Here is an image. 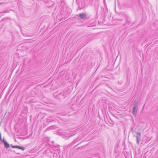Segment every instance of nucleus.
<instances>
[{
	"mask_svg": "<svg viewBox=\"0 0 158 158\" xmlns=\"http://www.w3.org/2000/svg\"><path fill=\"white\" fill-rule=\"evenodd\" d=\"M138 103L137 102H136L135 101V104L134 105V106L132 108V114L135 117L136 116V115L137 114L138 111Z\"/></svg>",
	"mask_w": 158,
	"mask_h": 158,
	"instance_id": "1",
	"label": "nucleus"
},
{
	"mask_svg": "<svg viewBox=\"0 0 158 158\" xmlns=\"http://www.w3.org/2000/svg\"><path fill=\"white\" fill-rule=\"evenodd\" d=\"M123 17L126 20L125 23L124 25H129L130 24L131 20L130 17L126 15H124Z\"/></svg>",
	"mask_w": 158,
	"mask_h": 158,
	"instance_id": "2",
	"label": "nucleus"
},
{
	"mask_svg": "<svg viewBox=\"0 0 158 158\" xmlns=\"http://www.w3.org/2000/svg\"><path fill=\"white\" fill-rule=\"evenodd\" d=\"M141 133L139 132H137L136 133V143L138 144H139V142L141 140Z\"/></svg>",
	"mask_w": 158,
	"mask_h": 158,
	"instance_id": "3",
	"label": "nucleus"
},
{
	"mask_svg": "<svg viewBox=\"0 0 158 158\" xmlns=\"http://www.w3.org/2000/svg\"><path fill=\"white\" fill-rule=\"evenodd\" d=\"M79 17L81 19H85L88 18L87 14L84 13L79 14Z\"/></svg>",
	"mask_w": 158,
	"mask_h": 158,
	"instance_id": "4",
	"label": "nucleus"
},
{
	"mask_svg": "<svg viewBox=\"0 0 158 158\" xmlns=\"http://www.w3.org/2000/svg\"><path fill=\"white\" fill-rule=\"evenodd\" d=\"M3 143H4V145L5 147L6 148H8L9 147V144L7 143L5 141H4Z\"/></svg>",
	"mask_w": 158,
	"mask_h": 158,
	"instance_id": "5",
	"label": "nucleus"
},
{
	"mask_svg": "<svg viewBox=\"0 0 158 158\" xmlns=\"http://www.w3.org/2000/svg\"><path fill=\"white\" fill-rule=\"evenodd\" d=\"M18 148L22 150L23 151L25 150V148L23 147H20L19 146V148Z\"/></svg>",
	"mask_w": 158,
	"mask_h": 158,
	"instance_id": "6",
	"label": "nucleus"
},
{
	"mask_svg": "<svg viewBox=\"0 0 158 158\" xmlns=\"http://www.w3.org/2000/svg\"><path fill=\"white\" fill-rule=\"evenodd\" d=\"M11 147L13 148H19V146H12Z\"/></svg>",
	"mask_w": 158,
	"mask_h": 158,
	"instance_id": "7",
	"label": "nucleus"
},
{
	"mask_svg": "<svg viewBox=\"0 0 158 158\" xmlns=\"http://www.w3.org/2000/svg\"><path fill=\"white\" fill-rule=\"evenodd\" d=\"M110 120L111 121V122H110V123L112 125H113L114 123V122H113L112 120L111 119V118H110Z\"/></svg>",
	"mask_w": 158,
	"mask_h": 158,
	"instance_id": "8",
	"label": "nucleus"
},
{
	"mask_svg": "<svg viewBox=\"0 0 158 158\" xmlns=\"http://www.w3.org/2000/svg\"><path fill=\"white\" fill-rule=\"evenodd\" d=\"M117 20H118L119 22H121V21H123V19H117Z\"/></svg>",
	"mask_w": 158,
	"mask_h": 158,
	"instance_id": "9",
	"label": "nucleus"
},
{
	"mask_svg": "<svg viewBox=\"0 0 158 158\" xmlns=\"http://www.w3.org/2000/svg\"><path fill=\"white\" fill-rule=\"evenodd\" d=\"M131 130L133 131V132H134V129H133V128L132 127H131Z\"/></svg>",
	"mask_w": 158,
	"mask_h": 158,
	"instance_id": "10",
	"label": "nucleus"
},
{
	"mask_svg": "<svg viewBox=\"0 0 158 158\" xmlns=\"http://www.w3.org/2000/svg\"><path fill=\"white\" fill-rule=\"evenodd\" d=\"M1 134H0V140H1Z\"/></svg>",
	"mask_w": 158,
	"mask_h": 158,
	"instance_id": "11",
	"label": "nucleus"
}]
</instances>
